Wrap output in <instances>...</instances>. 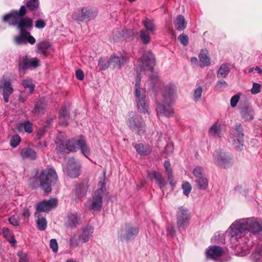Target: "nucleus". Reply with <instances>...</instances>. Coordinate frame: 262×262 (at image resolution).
<instances>
[{"mask_svg": "<svg viewBox=\"0 0 262 262\" xmlns=\"http://www.w3.org/2000/svg\"><path fill=\"white\" fill-rule=\"evenodd\" d=\"M199 57L201 67H204L210 64V58L204 51H202L200 53Z\"/></svg>", "mask_w": 262, "mask_h": 262, "instance_id": "4c0bfd02", "label": "nucleus"}, {"mask_svg": "<svg viewBox=\"0 0 262 262\" xmlns=\"http://www.w3.org/2000/svg\"><path fill=\"white\" fill-rule=\"evenodd\" d=\"M0 89L3 90V95L5 102H8L9 96L13 93V89L10 80H7L3 77L0 80Z\"/></svg>", "mask_w": 262, "mask_h": 262, "instance_id": "a211bd4d", "label": "nucleus"}, {"mask_svg": "<svg viewBox=\"0 0 262 262\" xmlns=\"http://www.w3.org/2000/svg\"><path fill=\"white\" fill-rule=\"evenodd\" d=\"M50 247L52 249L54 253H56L58 251V246L55 239H51L50 240Z\"/></svg>", "mask_w": 262, "mask_h": 262, "instance_id": "8fccbe9b", "label": "nucleus"}, {"mask_svg": "<svg viewBox=\"0 0 262 262\" xmlns=\"http://www.w3.org/2000/svg\"><path fill=\"white\" fill-rule=\"evenodd\" d=\"M66 171L72 178L78 177L81 173V165L75 159L71 158L68 162Z\"/></svg>", "mask_w": 262, "mask_h": 262, "instance_id": "dca6fc26", "label": "nucleus"}, {"mask_svg": "<svg viewBox=\"0 0 262 262\" xmlns=\"http://www.w3.org/2000/svg\"><path fill=\"white\" fill-rule=\"evenodd\" d=\"M97 15L96 10L84 7L78 8L75 11L72 15V18L77 21H89L94 19Z\"/></svg>", "mask_w": 262, "mask_h": 262, "instance_id": "6e6552de", "label": "nucleus"}, {"mask_svg": "<svg viewBox=\"0 0 262 262\" xmlns=\"http://www.w3.org/2000/svg\"><path fill=\"white\" fill-rule=\"evenodd\" d=\"M9 221L10 223L13 226H17L19 225V216L17 214H14L11 216Z\"/></svg>", "mask_w": 262, "mask_h": 262, "instance_id": "09e8293b", "label": "nucleus"}, {"mask_svg": "<svg viewBox=\"0 0 262 262\" xmlns=\"http://www.w3.org/2000/svg\"><path fill=\"white\" fill-rule=\"evenodd\" d=\"M214 240L217 241L219 243H224V234L220 232H216L214 236Z\"/></svg>", "mask_w": 262, "mask_h": 262, "instance_id": "864d4df0", "label": "nucleus"}, {"mask_svg": "<svg viewBox=\"0 0 262 262\" xmlns=\"http://www.w3.org/2000/svg\"><path fill=\"white\" fill-rule=\"evenodd\" d=\"M26 41L29 42L31 45H34L35 42V39L33 36L29 34L26 37Z\"/></svg>", "mask_w": 262, "mask_h": 262, "instance_id": "680f3d73", "label": "nucleus"}, {"mask_svg": "<svg viewBox=\"0 0 262 262\" xmlns=\"http://www.w3.org/2000/svg\"><path fill=\"white\" fill-rule=\"evenodd\" d=\"M80 219L76 213L70 214L67 219L66 224L70 228L75 227L80 223Z\"/></svg>", "mask_w": 262, "mask_h": 262, "instance_id": "5701e85b", "label": "nucleus"}, {"mask_svg": "<svg viewBox=\"0 0 262 262\" xmlns=\"http://www.w3.org/2000/svg\"><path fill=\"white\" fill-rule=\"evenodd\" d=\"M70 246L73 248H76L78 245V242L76 236H73L70 240Z\"/></svg>", "mask_w": 262, "mask_h": 262, "instance_id": "052dcab7", "label": "nucleus"}, {"mask_svg": "<svg viewBox=\"0 0 262 262\" xmlns=\"http://www.w3.org/2000/svg\"><path fill=\"white\" fill-rule=\"evenodd\" d=\"M37 217L36 223L37 228L39 230L43 231L47 227V221L44 216L42 215L41 213H39L38 215H35Z\"/></svg>", "mask_w": 262, "mask_h": 262, "instance_id": "72a5a7b5", "label": "nucleus"}, {"mask_svg": "<svg viewBox=\"0 0 262 262\" xmlns=\"http://www.w3.org/2000/svg\"><path fill=\"white\" fill-rule=\"evenodd\" d=\"M20 142V138L18 135H14L10 140V145L15 148L17 147Z\"/></svg>", "mask_w": 262, "mask_h": 262, "instance_id": "a18cd8bd", "label": "nucleus"}, {"mask_svg": "<svg viewBox=\"0 0 262 262\" xmlns=\"http://www.w3.org/2000/svg\"><path fill=\"white\" fill-rule=\"evenodd\" d=\"M111 67L113 69L120 68L126 62V57L122 54L113 55L110 57Z\"/></svg>", "mask_w": 262, "mask_h": 262, "instance_id": "6ab92c4d", "label": "nucleus"}, {"mask_svg": "<svg viewBox=\"0 0 262 262\" xmlns=\"http://www.w3.org/2000/svg\"><path fill=\"white\" fill-rule=\"evenodd\" d=\"M28 96V94L26 96H24V93L22 92L19 96V100L21 102H24L27 100Z\"/></svg>", "mask_w": 262, "mask_h": 262, "instance_id": "0e129e2a", "label": "nucleus"}, {"mask_svg": "<svg viewBox=\"0 0 262 262\" xmlns=\"http://www.w3.org/2000/svg\"><path fill=\"white\" fill-rule=\"evenodd\" d=\"M178 39L183 46H186L188 45V37L186 35L182 34L179 35Z\"/></svg>", "mask_w": 262, "mask_h": 262, "instance_id": "3c124183", "label": "nucleus"}, {"mask_svg": "<svg viewBox=\"0 0 262 262\" xmlns=\"http://www.w3.org/2000/svg\"><path fill=\"white\" fill-rule=\"evenodd\" d=\"M58 176L55 169L47 168L42 170L39 177L40 186L46 192L51 191V187L57 182Z\"/></svg>", "mask_w": 262, "mask_h": 262, "instance_id": "423d86ee", "label": "nucleus"}, {"mask_svg": "<svg viewBox=\"0 0 262 262\" xmlns=\"http://www.w3.org/2000/svg\"><path fill=\"white\" fill-rule=\"evenodd\" d=\"M242 117L246 120H251L253 119L254 112L251 108L245 107L241 111Z\"/></svg>", "mask_w": 262, "mask_h": 262, "instance_id": "f704fd0d", "label": "nucleus"}, {"mask_svg": "<svg viewBox=\"0 0 262 262\" xmlns=\"http://www.w3.org/2000/svg\"><path fill=\"white\" fill-rule=\"evenodd\" d=\"M151 174L156 180V183L160 188L162 189L165 186L166 183L165 182V180L160 172L154 171Z\"/></svg>", "mask_w": 262, "mask_h": 262, "instance_id": "c9c22d12", "label": "nucleus"}, {"mask_svg": "<svg viewBox=\"0 0 262 262\" xmlns=\"http://www.w3.org/2000/svg\"><path fill=\"white\" fill-rule=\"evenodd\" d=\"M27 7L31 11L36 10L39 7L38 0H29L27 3Z\"/></svg>", "mask_w": 262, "mask_h": 262, "instance_id": "c03bdc74", "label": "nucleus"}, {"mask_svg": "<svg viewBox=\"0 0 262 262\" xmlns=\"http://www.w3.org/2000/svg\"><path fill=\"white\" fill-rule=\"evenodd\" d=\"M192 173L195 179L205 176L204 169L201 166L195 167L193 169Z\"/></svg>", "mask_w": 262, "mask_h": 262, "instance_id": "79ce46f5", "label": "nucleus"}, {"mask_svg": "<svg viewBox=\"0 0 262 262\" xmlns=\"http://www.w3.org/2000/svg\"><path fill=\"white\" fill-rule=\"evenodd\" d=\"M191 216L188 210L183 206L178 208L177 213V223L180 230H184L189 225Z\"/></svg>", "mask_w": 262, "mask_h": 262, "instance_id": "9b49d317", "label": "nucleus"}, {"mask_svg": "<svg viewBox=\"0 0 262 262\" xmlns=\"http://www.w3.org/2000/svg\"><path fill=\"white\" fill-rule=\"evenodd\" d=\"M88 186L86 184L80 183L76 187V193L78 198L84 196L88 190Z\"/></svg>", "mask_w": 262, "mask_h": 262, "instance_id": "c756f323", "label": "nucleus"}, {"mask_svg": "<svg viewBox=\"0 0 262 262\" xmlns=\"http://www.w3.org/2000/svg\"><path fill=\"white\" fill-rule=\"evenodd\" d=\"M202 93V88L199 86L194 91L193 99L195 101H198L200 99Z\"/></svg>", "mask_w": 262, "mask_h": 262, "instance_id": "49530a36", "label": "nucleus"}, {"mask_svg": "<svg viewBox=\"0 0 262 262\" xmlns=\"http://www.w3.org/2000/svg\"><path fill=\"white\" fill-rule=\"evenodd\" d=\"M26 14V7L22 6L19 11H15L4 16L3 21L8 22L10 25L16 26L20 31H21V30H25L24 28H31L33 25L30 18L23 17Z\"/></svg>", "mask_w": 262, "mask_h": 262, "instance_id": "7ed1b4c3", "label": "nucleus"}, {"mask_svg": "<svg viewBox=\"0 0 262 262\" xmlns=\"http://www.w3.org/2000/svg\"><path fill=\"white\" fill-rule=\"evenodd\" d=\"M20 32V35L15 37V42L17 45L25 44L26 43V37L29 35V32L26 30H21Z\"/></svg>", "mask_w": 262, "mask_h": 262, "instance_id": "2f4dec72", "label": "nucleus"}, {"mask_svg": "<svg viewBox=\"0 0 262 262\" xmlns=\"http://www.w3.org/2000/svg\"><path fill=\"white\" fill-rule=\"evenodd\" d=\"M66 148L71 152L76 151L78 148H80L84 156L88 157L90 155V149L83 137L78 139L72 138L68 140L66 143Z\"/></svg>", "mask_w": 262, "mask_h": 262, "instance_id": "1a4fd4ad", "label": "nucleus"}, {"mask_svg": "<svg viewBox=\"0 0 262 262\" xmlns=\"http://www.w3.org/2000/svg\"><path fill=\"white\" fill-rule=\"evenodd\" d=\"M126 123L129 129L136 134L144 135L146 132V124L143 119L136 114L135 112L129 113Z\"/></svg>", "mask_w": 262, "mask_h": 262, "instance_id": "0eeeda50", "label": "nucleus"}, {"mask_svg": "<svg viewBox=\"0 0 262 262\" xmlns=\"http://www.w3.org/2000/svg\"><path fill=\"white\" fill-rule=\"evenodd\" d=\"M20 155L23 159H30L34 160L36 158V152L33 149L29 148H25L21 149Z\"/></svg>", "mask_w": 262, "mask_h": 262, "instance_id": "393cba45", "label": "nucleus"}, {"mask_svg": "<svg viewBox=\"0 0 262 262\" xmlns=\"http://www.w3.org/2000/svg\"><path fill=\"white\" fill-rule=\"evenodd\" d=\"M174 24L178 30L182 31L186 27L187 22L183 15H179L174 19Z\"/></svg>", "mask_w": 262, "mask_h": 262, "instance_id": "b1692460", "label": "nucleus"}, {"mask_svg": "<svg viewBox=\"0 0 262 262\" xmlns=\"http://www.w3.org/2000/svg\"><path fill=\"white\" fill-rule=\"evenodd\" d=\"M68 116V111L65 106H62L59 112L60 123L63 125H67L68 123L64 119Z\"/></svg>", "mask_w": 262, "mask_h": 262, "instance_id": "58836bf2", "label": "nucleus"}, {"mask_svg": "<svg viewBox=\"0 0 262 262\" xmlns=\"http://www.w3.org/2000/svg\"><path fill=\"white\" fill-rule=\"evenodd\" d=\"M7 239L8 241L13 246H14L16 243L14 237L13 236H10V237H9Z\"/></svg>", "mask_w": 262, "mask_h": 262, "instance_id": "338daca9", "label": "nucleus"}, {"mask_svg": "<svg viewBox=\"0 0 262 262\" xmlns=\"http://www.w3.org/2000/svg\"><path fill=\"white\" fill-rule=\"evenodd\" d=\"M138 233L137 228L129 225H125L122 227L119 232V238L123 241H128L133 238Z\"/></svg>", "mask_w": 262, "mask_h": 262, "instance_id": "4468645a", "label": "nucleus"}, {"mask_svg": "<svg viewBox=\"0 0 262 262\" xmlns=\"http://www.w3.org/2000/svg\"><path fill=\"white\" fill-rule=\"evenodd\" d=\"M209 134L210 136L219 137L222 135V131L220 125L217 123L213 124L209 130Z\"/></svg>", "mask_w": 262, "mask_h": 262, "instance_id": "7c9ffc66", "label": "nucleus"}, {"mask_svg": "<svg viewBox=\"0 0 262 262\" xmlns=\"http://www.w3.org/2000/svg\"><path fill=\"white\" fill-rule=\"evenodd\" d=\"M18 128L21 130L23 128H24L25 132L31 133L32 132V123L30 121H26L24 123H19L17 125Z\"/></svg>", "mask_w": 262, "mask_h": 262, "instance_id": "a19ab883", "label": "nucleus"}, {"mask_svg": "<svg viewBox=\"0 0 262 262\" xmlns=\"http://www.w3.org/2000/svg\"><path fill=\"white\" fill-rule=\"evenodd\" d=\"M206 256L213 260H216L223 254V251L220 246L210 247L206 251Z\"/></svg>", "mask_w": 262, "mask_h": 262, "instance_id": "aec40b11", "label": "nucleus"}, {"mask_svg": "<svg viewBox=\"0 0 262 262\" xmlns=\"http://www.w3.org/2000/svg\"><path fill=\"white\" fill-rule=\"evenodd\" d=\"M21 84L26 91L27 89H28V92H27L28 95H30L33 93L35 86L31 79H23L21 82Z\"/></svg>", "mask_w": 262, "mask_h": 262, "instance_id": "c85d7f7f", "label": "nucleus"}, {"mask_svg": "<svg viewBox=\"0 0 262 262\" xmlns=\"http://www.w3.org/2000/svg\"><path fill=\"white\" fill-rule=\"evenodd\" d=\"M239 100V96L238 95L233 96L230 100V104L232 107H235Z\"/></svg>", "mask_w": 262, "mask_h": 262, "instance_id": "5fc2aeb1", "label": "nucleus"}, {"mask_svg": "<svg viewBox=\"0 0 262 262\" xmlns=\"http://www.w3.org/2000/svg\"><path fill=\"white\" fill-rule=\"evenodd\" d=\"M176 89L173 85H166L162 93V100L157 102L156 111L158 116L169 117L173 114L170 105L175 100Z\"/></svg>", "mask_w": 262, "mask_h": 262, "instance_id": "f03ea898", "label": "nucleus"}, {"mask_svg": "<svg viewBox=\"0 0 262 262\" xmlns=\"http://www.w3.org/2000/svg\"><path fill=\"white\" fill-rule=\"evenodd\" d=\"M155 63V58L150 51L145 52L138 61L141 70L152 71Z\"/></svg>", "mask_w": 262, "mask_h": 262, "instance_id": "ddd939ff", "label": "nucleus"}, {"mask_svg": "<svg viewBox=\"0 0 262 262\" xmlns=\"http://www.w3.org/2000/svg\"><path fill=\"white\" fill-rule=\"evenodd\" d=\"M75 76L78 80H82L84 79V74L81 70L78 69L76 71Z\"/></svg>", "mask_w": 262, "mask_h": 262, "instance_id": "13d9d810", "label": "nucleus"}, {"mask_svg": "<svg viewBox=\"0 0 262 262\" xmlns=\"http://www.w3.org/2000/svg\"><path fill=\"white\" fill-rule=\"evenodd\" d=\"M227 86H228V84L225 81L220 80V81H217L215 88L216 90H220L223 88H226Z\"/></svg>", "mask_w": 262, "mask_h": 262, "instance_id": "6e6d98bb", "label": "nucleus"}, {"mask_svg": "<svg viewBox=\"0 0 262 262\" xmlns=\"http://www.w3.org/2000/svg\"><path fill=\"white\" fill-rule=\"evenodd\" d=\"M262 231V220L255 217L241 219L234 221L229 227L228 232L231 238L236 239L247 234H256Z\"/></svg>", "mask_w": 262, "mask_h": 262, "instance_id": "f257e3e1", "label": "nucleus"}, {"mask_svg": "<svg viewBox=\"0 0 262 262\" xmlns=\"http://www.w3.org/2000/svg\"><path fill=\"white\" fill-rule=\"evenodd\" d=\"M230 71L229 67L227 63H223L219 68L217 72V76L225 78Z\"/></svg>", "mask_w": 262, "mask_h": 262, "instance_id": "e433bc0d", "label": "nucleus"}, {"mask_svg": "<svg viewBox=\"0 0 262 262\" xmlns=\"http://www.w3.org/2000/svg\"><path fill=\"white\" fill-rule=\"evenodd\" d=\"M3 233L4 235V236H7L10 233H9V231L8 229V228H4L3 229Z\"/></svg>", "mask_w": 262, "mask_h": 262, "instance_id": "774afa93", "label": "nucleus"}, {"mask_svg": "<svg viewBox=\"0 0 262 262\" xmlns=\"http://www.w3.org/2000/svg\"><path fill=\"white\" fill-rule=\"evenodd\" d=\"M182 188L183 190V193L186 195H188L191 191V186L189 183L185 182L182 184Z\"/></svg>", "mask_w": 262, "mask_h": 262, "instance_id": "de8ad7c7", "label": "nucleus"}, {"mask_svg": "<svg viewBox=\"0 0 262 262\" xmlns=\"http://www.w3.org/2000/svg\"><path fill=\"white\" fill-rule=\"evenodd\" d=\"M46 26V23L42 19H38L35 21V26L38 29L43 28Z\"/></svg>", "mask_w": 262, "mask_h": 262, "instance_id": "bf43d9fd", "label": "nucleus"}, {"mask_svg": "<svg viewBox=\"0 0 262 262\" xmlns=\"http://www.w3.org/2000/svg\"><path fill=\"white\" fill-rule=\"evenodd\" d=\"M51 44L48 41H41L37 45V52L45 56H47L51 51H53Z\"/></svg>", "mask_w": 262, "mask_h": 262, "instance_id": "4be33fe9", "label": "nucleus"}, {"mask_svg": "<svg viewBox=\"0 0 262 262\" xmlns=\"http://www.w3.org/2000/svg\"><path fill=\"white\" fill-rule=\"evenodd\" d=\"M30 215V212L28 208H24L23 213L22 215L24 217V218H27Z\"/></svg>", "mask_w": 262, "mask_h": 262, "instance_id": "e2e57ef3", "label": "nucleus"}, {"mask_svg": "<svg viewBox=\"0 0 262 262\" xmlns=\"http://www.w3.org/2000/svg\"><path fill=\"white\" fill-rule=\"evenodd\" d=\"M18 256L19 258V262H28V258L27 254L23 251L18 252Z\"/></svg>", "mask_w": 262, "mask_h": 262, "instance_id": "603ef678", "label": "nucleus"}, {"mask_svg": "<svg viewBox=\"0 0 262 262\" xmlns=\"http://www.w3.org/2000/svg\"><path fill=\"white\" fill-rule=\"evenodd\" d=\"M260 86L259 84L254 83L253 84L252 88L251 89V92L253 94H257L260 91Z\"/></svg>", "mask_w": 262, "mask_h": 262, "instance_id": "4d7b16f0", "label": "nucleus"}, {"mask_svg": "<svg viewBox=\"0 0 262 262\" xmlns=\"http://www.w3.org/2000/svg\"><path fill=\"white\" fill-rule=\"evenodd\" d=\"M57 200L51 198L49 200L43 201L36 204V211L35 215H38L41 212H48L56 207Z\"/></svg>", "mask_w": 262, "mask_h": 262, "instance_id": "2eb2a0df", "label": "nucleus"}, {"mask_svg": "<svg viewBox=\"0 0 262 262\" xmlns=\"http://www.w3.org/2000/svg\"><path fill=\"white\" fill-rule=\"evenodd\" d=\"M213 157L214 163L221 167L227 168L231 165V159L221 151H215Z\"/></svg>", "mask_w": 262, "mask_h": 262, "instance_id": "f3484780", "label": "nucleus"}, {"mask_svg": "<svg viewBox=\"0 0 262 262\" xmlns=\"http://www.w3.org/2000/svg\"><path fill=\"white\" fill-rule=\"evenodd\" d=\"M140 37L144 44H148L150 41V37L148 32L146 31L142 30L140 31Z\"/></svg>", "mask_w": 262, "mask_h": 262, "instance_id": "37998d69", "label": "nucleus"}, {"mask_svg": "<svg viewBox=\"0 0 262 262\" xmlns=\"http://www.w3.org/2000/svg\"><path fill=\"white\" fill-rule=\"evenodd\" d=\"M143 24L146 29L153 33L156 30V26L152 20L146 19L143 21Z\"/></svg>", "mask_w": 262, "mask_h": 262, "instance_id": "ea45409f", "label": "nucleus"}, {"mask_svg": "<svg viewBox=\"0 0 262 262\" xmlns=\"http://www.w3.org/2000/svg\"><path fill=\"white\" fill-rule=\"evenodd\" d=\"M45 108V104H43V106H41L40 107V105L39 104H37L34 108V112L35 113H39L40 112V111Z\"/></svg>", "mask_w": 262, "mask_h": 262, "instance_id": "69168bd1", "label": "nucleus"}, {"mask_svg": "<svg viewBox=\"0 0 262 262\" xmlns=\"http://www.w3.org/2000/svg\"><path fill=\"white\" fill-rule=\"evenodd\" d=\"M98 68L100 70L104 71L106 70L109 67H111V61L110 57H102L99 59Z\"/></svg>", "mask_w": 262, "mask_h": 262, "instance_id": "473e14b6", "label": "nucleus"}, {"mask_svg": "<svg viewBox=\"0 0 262 262\" xmlns=\"http://www.w3.org/2000/svg\"><path fill=\"white\" fill-rule=\"evenodd\" d=\"M230 137L234 147L240 150L243 145L244 141V134L241 125H237L235 128L231 130Z\"/></svg>", "mask_w": 262, "mask_h": 262, "instance_id": "f8f14e48", "label": "nucleus"}, {"mask_svg": "<svg viewBox=\"0 0 262 262\" xmlns=\"http://www.w3.org/2000/svg\"><path fill=\"white\" fill-rule=\"evenodd\" d=\"M98 186L99 188L94 192L93 196L86 202L87 207L95 211L100 210L103 205V198L106 195L104 178L100 180Z\"/></svg>", "mask_w": 262, "mask_h": 262, "instance_id": "39448f33", "label": "nucleus"}, {"mask_svg": "<svg viewBox=\"0 0 262 262\" xmlns=\"http://www.w3.org/2000/svg\"><path fill=\"white\" fill-rule=\"evenodd\" d=\"M196 186L199 190H205L208 186V181L206 176L195 179Z\"/></svg>", "mask_w": 262, "mask_h": 262, "instance_id": "bb28decb", "label": "nucleus"}, {"mask_svg": "<svg viewBox=\"0 0 262 262\" xmlns=\"http://www.w3.org/2000/svg\"><path fill=\"white\" fill-rule=\"evenodd\" d=\"M94 232V228L88 225L82 229L81 233L79 236V240L83 243L88 242L92 237Z\"/></svg>", "mask_w": 262, "mask_h": 262, "instance_id": "412c9836", "label": "nucleus"}, {"mask_svg": "<svg viewBox=\"0 0 262 262\" xmlns=\"http://www.w3.org/2000/svg\"><path fill=\"white\" fill-rule=\"evenodd\" d=\"M164 168L165 169L166 173L167 174V177L170 184L174 187L175 183L173 182V177L172 175V169L171 168L170 164L169 161H165L164 162Z\"/></svg>", "mask_w": 262, "mask_h": 262, "instance_id": "cd10ccee", "label": "nucleus"}, {"mask_svg": "<svg viewBox=\"0 0 262 262\" xmlns=\"http://www.w3.org/2000/svg\"><path fill=\"white\" fill-rule=\"evenodd\" d=\"M137 152L140 155L147 156L151 152V149L147 145L137 144L135 146Z\"/></svg>", "mask_w": 262, "mask_h": 262, "instance_id": "a878e982", "label": "nucleus"}, {"mask_svg": "<svg viewBox=\"0 0 262 262\" xmlns=\"http://www.w3.org/2000/svg\"><path fill=\"white\" fill-rule=\"evenodd\" d=\"M141 77L138 75L135 84L134 96L139 112L143 114H149V102L146 98V91L140 86Z\"/></svg>", "mask_w": 262, "mask_h": 262, "instance_id": "20e7f679", "label": "nucleus"}, {"mask_svg": "<svg viewBox=\"0 0 262 262\" xmlns=\"http://www.w3.org/2000/svg\"><path fill=\"white\" fill-rule=\"evenodd\" d=\"M40 61L37 58H30L24 56L20 58L18 63V71L20 76H23L29 69H35L39 66Z\"/></svg>", "mask_w": 262, "mask_h": 262, "instance_id": "9d476101", "label": "nucleus"}]
</instances>
